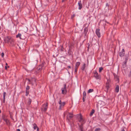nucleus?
<instances>
[{"mask_svg":"<svg viewBox=\"0 0 131 131\" xmlns=\"http://www.w3.org/2000/svg\"><path fill=\"white\" fill-rule=\"evenodd\" d=\"M93 74L94 77L96 79L100 80L101 79V76L99 75L96 71H93Z\"/></svg>","mask_w":131,"mask_h":131,"instance_id":"obj_1","label":"nucleus"},{"mask_svg":"<svg viewBox=\"0 0 131 131\" xmlns=\"http://www.w3.org/2000/svg\"><path fill=\"white\" fill-rule=\"evenodd\" d=\"M58 103L60 105L59 108L60 110H62V108H63L64 106L66 104V102H64L62 103L60 99V100Z\"/></svg>","mask_w":131,"mask_h":131,"instance_id":"obj_2","label":"nucleus"},{"mask_svg":"<svg viewBox=\"0 0 131 131\" xmlns=\"http://www.w3.org/2000/svg\"><path fill=\"white\" fill-rule=\"evenodd\" d=\"M64 87L61 88L62 93L63 94H66L67 92L66 88V84H63Z\"/></svg>","mask_w":131,"mask_h":131,"instance_id":"obj_3","label":"nucleus"},{"mask_svg":"<svg viewBox=\"0 0 131 131\" xmlns=\"http://www.w3.org/2000/svg\"><path fill=\"white\" fill-rule=\"evenodd\" d=\"M48 104L47 103H46V104H43L42 105L43 108L41 109V111H43L44 112H46L48 108Z\"/></svg>","mask_w":131,"mask_h":131,"instance_id":"obj_4","label":"nucleus"},{"mask_svg":"<svg viewBox=\"0 0 131 131\" xmlns=\"http://www.w3.org/2000/svg\"><path fill=\"white\" fill-rule=\"evenodd\" d=\"M9 43H10V46L11 47L14 46L16 44L15 40L12 38L11 39L9 42Z\"/></svg>","mask_w":131,"mask_h":131,"instance_id":"obj_5","label":"nucleus"},{"mask_svg":"<svg viewBox=\"0 0 131 131\" xmlns=\"http://www.w3.org/2000/svg\"><path fill=\"white\" fill-rule=\"evenodd\" d=\"M73 116V113H68V114L67 116V119L70 121V120L71 119Z\"/></svg>","mask_w":131,"mask_h":131,"instance_id":"obj_6","label":"nucleus"},{"mask_svg":"<svg viewBox=\"0 0 131 131\" xmlns=\"http://www.w3.org/2000/svg\"><path fill=\"white\" fill-rule=\"evenodd\" d=\"M12 38L11 37L7 36L4 38V41L5 43H9V42Z\"/></svg>","mask_w":131,"mask_h":131,"instance_id":"obj_7","label":"nucleus"},{"mask_svg":"<svg viewBox=\"0 0 131 131\" xmlns=\"http://www.w3.org/2000/svg\"><path fill=\"white\" fill-rule=\"evenodd\" d=\"M96 34L99 38H100L101 37V34L100 31V29L99 28L95 30Z\"/></svg>","mask_w":131,"mask_h":131,"instance_id":"obj_8","label":"nucleus"},{"mask_svg":"<svg viewBox=\"0 0 131 131\" xmlns=\"http://www.w3.org/2000/svg\"><path fill=\"white\" fill-rule=\"evenodd\" d=\"M113 75L114 76L115 80V81H117L118 82H119V80L118 76L115 73H113Z\"/></svg>","mask_w":131,"mask_h":131,"instance_id":"obj_9","label":"nucleus"},{"mask_svg":"<svg viewBox=\"0 0 131 131\" xmlns=\"http://www.w3.org/2000/svg\"><path fill=\"white\" fill-rule=\"evenodd\" d=\"M3 119L4 121L5 122L7 126H9L10 125V123L9 120L7 119H5L3 117Z\"/></svg>","mask_w":131,"mask_h":131,"instance_id":"obj_10","label":"nucleus"},{"mask_svg":"<svg viewBox=\"0 0 131 131\" xmlns=\"http://www.w3.org/2000/svg\"><path fill=\"white\" fill-rule=\"evenodd\" d=\"M119 55L121 57H122L124 56L125 54V51L124 49H123L119 53Z\"/></svg>","mask_w":131,"mask_h":131,"instance_id":"obj_11","label":"nucleus"},{"mask_svg":"<svg viewBox=\"0 0 131 131\" xmlns=\"http://www.w3.org/2000/svg\"><path fill=\"white\" fill-rule=\"evenodd\" d=\"M46 63L44 61H42L41 63L39 65L43 69H45L46 66H45Z\"/></svg>","mask_w":131,"mask_h":131,"instance_id":"obj_12","label":"nucleus"},{"mask_svg":"<svg viewBox=\"0 0 131 131\" xmlns=\"http://www.w3.org/2000/svg\"><path fill=\"white\" fill-rule=\"evenodd\" d=\"M88 25L87 27H85L84 28V35L85 36H86V35H87V33L88 32Z\"/></svg>","mask_w":131,"mask_h":131,"instance_id":"obj_13","label":"nucleus"},{"mask_svg":"<svg viewBox=\"0 0 131 131\" xmlns=\"http://www.w3.org/2000/svg\"><path fill=\"white\" fill-rule=\"evenodd\" d=\"M110 84H109L106 83L105 87L106 89L105 90V91L106 92H107L108 91V89L110 88Z\"/></svg>","mask_w":131,"mask_h":131,"instance_id":"obj_14","label":"nucleus"},{"mask_svg":"<svg viewBox=\"0 0 131 131\" xmlns=\"http://www.w3.org/2000/svg\"><path fill=\"white\" fill-rule=\"evenodd\" d=\"M78 4L79 6L78 8L79 10H81L83 7L82 5V4L81 1H80L78 2Z\"/></svg>","mask_w":131,"mask_h":131,"instance_id":"obj_15","label":"nucleus"},{"mask_svg":"<svg viewBox=\"0 0 131 131\" xmlns=\"http://www.w3.org/2000/svg\"><path fill=\"white\" fill-rule=\"evenodd\" d=\"M86 97V93L85 91H84L83 93V101L84 102Z\"/></svg>","mask_w":131,"mask_h":131,"instance_id":"obj_16","label":"nucleus"},{"mask_svg":"<svg viewBox=\"0 0 131 131\" xmlns=\"http://www.w3.org/2000/svg\"><path fill=\"white\" fill-rule=\"evenodd\" d=\"M34 128L35 130L37 128V130L38 131L39 130V128L37 126V124L35 123H34L33 124Z\"/></svg>","mask_w":131,"mask_h":131,"instance_id":"obj_17","label":"nucleus"},{"mask_svg":"<svg viewBox=\"0 0 131 131\" xmlns=\"http://www.w3.org/2000/svg\"><path fill=\"white\" fill-rule=\"evenodd\" d=\"M119 86L118 85H117L115 89V91L116 93L118 92L119 91Z\"/></svg>","mask_w":131,"mask_h":131,"instance_id":"obj_18","label":"nucleus"},{"mask_svg":"<svg viewBox=\"0 0 131 131\" xmlns=\"http://www.w3.org/2000/svg\"><path fill=\"white\" fill-rule=\"evenodd\" d=\"M74 43L73 42H72L70 44L69 46V48L72 49L74 47Z\"/></svg>","mask_w":131,"mask_h":131,"instance_id":"obj_19","label":"nucleus"},{"mask_svg":"<svg viewBox=\"0 0 131 131\" xmlns=\"http://www.w3.org/2000/svg\"><path fill=\"white\" fill-rule=\"evenodd\" d=\"M79 127L80 130H83V124L82 123L81 125H79Z\"/></svg>","mask_w":131,"mask_h":131,"instance_id":"obj_20","label":"nucleus"},{"mask_svg":"<svg viewBox=\"0 0 131 131\" xmlns=\"http://www.w3.org/2000/svg\"><path fill=\"white\" fill-rule=\"evenodd\" d=\"M81 64V63L79 62H76L75 67L78 68L79 66L80 65V64Z\"/></svg>","mask_w":131,"mask_h":131,"instance_id":"obj_21","label":"nucleus"},{"mask_svg":"<svg viewBox=\"0 0 131 131\" xmlns=\"http://www.w3.org/2000/svg\"><path fill=\"white\" fill-rule=\"evenodd\" d=\"M42 69H43L39 65L37 68V70L38 71V72H40L42 70Z\"/></svg>","mask_w":131,"mask_h":131,"instance_id":"obj_22","label":"nucleus"},{"mask_svg":"<svg viewBox=\"0 0 131 131\" xmlns=\"http://www.w3.org/2000/svg\"><path fill=\"white\" fill-rule=\"evenodd\" d=\"M32 101V99L30 98H29V99L28 100V104L30 105Z\"/></svg>","mask_w":131,"mask_h":131,"instance_id":"obj_23","label":"nucleus"},{"mask_svg":"<svg viewBox=\"0 0 131 131\" xmlns=\"http://www.w3.org/2000/svg\"><path fill=\"white\" fill-rule=\"evenodd\" d=\"M106 79H107V81L106 82V83L110 84L111 82V80L110 78L108 79L106 78Z\"/></svg>","mask_w":131,"mask_h":131,"instance_id":"obj_24","label":"nucleus"},{"mask_svg":"<svg viewBox=\"0 0 131 131\" xmlns=\"http://www.w3.org/2000/svg\"><path fill=\"white\" fill-rule=\"evenodd\" d=\"M85 66L86 64L85 63H84L81 68V69L82 71H83L84 70L85 67Z\"/></svg>","mask_w":131,"mask_h":131,"instance_id":"obj_25","label":"nucleus"},{"mask_svg":"<svg viewBox=\"0 0 131 131\" xmlns=\"http://www.w3.org/2000/svg\"><path fill=\"white\" fill-rule=\"evenodd\" d=\"M95 112V110L94 109H92L90 112V116H92L93 115V114Z\"/></svg>","mask_w":131,"mask_h":131,"instance_id":"obj_26","label":"nucleus"},{"mask_svg":"<svg viewBox=\"0 0 131 131\" xmlns=\"http://www.w3.org/2000/svg\"><path fill=\"white\" fill-rule=\"evenodd\" d=\"M83 121L82 117L81 115L79 119V121L80 122H82L81 123H82V122Z\"/></svg>","mask_w":131,"mask_h":131,"instance_id":"obj_27","label":"nucleus"},{"mask_svg":"<svg viewBox=\"0 0 131 131\" xmlns=\"http://www.w3.org/2000/svg\"><path fill=\"white\" fill-rule=\"evenodd\" d=\"M71 49H72L69 48L68 52V54L70 55H71L72 54V52L71 51Z\"/></svg>","mask_w":131,"mask_h":131,"instance_id":"obj_28","label":"nucleus"},{"mask_svg":"<svg viewBox=\"0 0 131 131\" xmlns=\"http://www.w3.org/2000/svg\"><path fill=\"white\" fill-rule=\"evenodd\" d=\"M21 34H20L19 33L16 36V38H19L20 39H21Z\"/></svg>","mask_w":131,"mask_h":131,"instance_id":"obj_29","label":"nucleus"},{"mask_svg":"<svg viewBox=\"0 0 131 131\" xmlns=\"http://www.w3.org/2000/svg\"><path fill=\"white\" fill-rule=\"evenodd\" d=\"M93 91L94 90L93 89H89L88 91V93H89L92 92H93Z\"/></svg>","mask_w":131,"mask_h":131,"instance_id":"obj_30","label":"nucleus"},{"mask_svg":"<svg viewBox=\"0 0 131 131\" xmlns=\"http://www.w3.org/2000/svg\"><path fill=\"white\" fill-rule=\"evenodd\" d=\"M64 50V48L63 45H61V48L60 49V51L61 52L63 51Z\"/></svg>","mask_w":131,"mask_h":131,"instance_id":"obj_31","label":"nucleus"},{"mask_svg":"<svg viewBox=\"0 0 131 131\" xmlns=\"http://www.w3.org/2000/svg\"><path fill=\"white\" fill-rule=\"evenodd\" d=\"M30 88V87L28 85H27L26 88V91H29V90Z\"/></svg>","mask_w":131,"mask_h":131,"instance_id":"obj_32","label":"nucleus"},{"mask_svg":"<svg viewBox=\"0 0 131 131\" xmlns=\"http://www.w3.org/2000/svg\"><path fill=\"white\" fill-rule=\"evenodd\" d=\"M6 94V92H4L3 93V99H5Z\"/></svg>","mask_w":131,"mask_h":131,"instance_id":"obj_33","label":"nucleus"},{"mask_svg":"<svg viewBox=\"0 0 131 131\" xmlns=\"http://www.w3.org/2000/svg\"><path fill=\"white\" fill-rule=\"evenodd\" d=\"M103 69V68L102 67H101L99 68V72H101L102 71Z\"/></svg>","mask_w":131,"mask_h":131,"instance_id":"obj_34","label":"nucleus"},{"mask_svg":"<svg viewBox=\"0 0 131 131\" xmlns=\"http://www.w3.org/2000/svg\"><path fill=\"white\" fill-rule=\"evenodd\" d=\"M29 91H26V95L27 96L29 94Z\"/></svg>","mask_w":131,"mask_h":131,"instance_id":"obj_35","label":"nucleus"},{"mask_svg":"<svg viewBox=\"0 0 131 131\" xmlns=\"http://www.w3.org/2000/svg\"><path fill=\"white\" fill-rule=\"evenodd\" d=\"M78 68L75 67L74 73H76L77 71V70Z\"/></svg>","mask_w":131,"mask_h":131,"instance_id":"obj_36","label":"nucleus"},{"mask_svg":"<svg viewBox=\"0 0 131 131\" xmlns=\"http://www.w3.org/2000/svg\"><path fill=\"white\" fill-rule=\"evenodd\" d=\"M101 130L100 129V128H96V129H95V131H100V130Z\"/></svg>","mask_w":131,"mask_h":131,"instance_id":"obj_37","label":"nucleus"},{"mask_svg":"<svg viewBox=\"0 0 131 131\" xmlns=\"http://www.w3.org/2000/svg\"><path fill=\"white\" fill-rule=\"evenodd\" d=\"M2 57L3 58H4V53L3 52H2L1 54Z\"/></svg>","mask_w":131,"mask_h":131,"instance_id":"obj_38","label":"nucleus"},{"mask_svg":"<svg viewBox=\"0 0 131 131\" xmlns=\"http://www.w3.org/2000/svg\"><path fill=\"white\" fill-rule=\"evenodd\" d=\"M125 60L124 61H126L127 62V61L128 59V57H126L125 58Z\"/></svg>","mask_w":131,"mask_h":131,"instance_id":"obj_39","label":"nucleus"},{"mask_svg":"<svg viewBox=\"0 0 131 131\" xmlns=\"http://www.w3.org/2000/svg\"><path fill=\"white\" fill-rule=\"evenodd\" d=\"M129 77H130L131 78V70H130L129 74L128 75Z\"/></svg>","mask_w":131,"mask_h":131,"instance_id":"obj_40","label":"nucleus"},{"mask_svg":"<svg viewBox=\"0 0 131 131\" xmlns=\"http://www.w3.org/2000/svg\"><path fill=\"white\" fill-rule=\"evenodd\" d=\"M75 14H73L71 15V19H73V18L75 17Z\"/></svg>","mask_w":131,"mask_h":131,"instance_id":"obj_41","label":"nucleus"},{"mask_svg":"<svg viewBox=\"0 0 131 131\" xmlns=\"http://www.w3.org/2000/svg\"><path fill=\"white\" fill-rule=\"evenodd\" d=\"M126 67V65L125 64H123L122 65V67L123 68H125Z\"/></svg>","mask_w":131,"mask_h":131,"instance_id":"obj_42","label":"nucleus"},{"mask_svg":"<svg viewBox=\"0 0 131 131\" xmlns=\"http://www.w3.org/2000/svg\"><path fill=\"white\" fill-rule=\"evenodd\" d=\"M127 62L126 61H124V62H123V63L124 64H125V65H126V64H127Z\"/></svg>","mask_w":131,"mask_h":131,"instance_id":"obj_43","label":"nucleus"},{"mask_svg":"<svg viewBox=\"0 0 131 131\" xmlns=\"http://www.w3.org/2000/svg\"><path fill=\"white\" fill-rule=\"evenodd\" d=\"M5 99H3V103H5Z\"/></svg>","mask_w":131,"mask_h":131,"instance_id":"obj_44","label":"nucleus"},{"mask_svg":"<svg viewBox=\"0 0 131 131\" xmlns=\"http://www.w3.org/2000/svg\"><path fill=\"white\" fill-rule=\"evenodd\" d=\"M67 67L68 68V69H70L71 68V67L70 66H68Z\"/></svg>","mask_w":131,"mask_h":131,"instance_id":"obj_45","label":"nucleus"},{"mask_svg":"<svg viewBox=\"0 0 131 131\" xmlns=\"http://www.w3.org/2000/svg\"><path fill=\"white\" fill-rule=\"evenodd\" d=\"M27 79L28 81V82H30V80L29 79Z\"/></svg>","mask_w":131,"mask_h":131,"instance_id":"obj_46","label":"nucleus"},{"mask_svg":"<svg viewBox=\"0 0 131 131\" xmlns=\"http://www.w3.org/2000/svg\"><path fill=\"white\" fill-rule=\"evenodd\" d=\"M106 6H107L108 7H109V5L108 4V3H107L106 4Z\"/></svg>","mask_w":131,"mask_h":131,"instance_id":"obj_47","label":"nucleus"},{"mask_svg":"<svg viewBox=\"0 0 131 131\" xmlns=\"http://www.w3.org/2000/svg\"><path fill=\"white\" fill-rule=\"evenodd\" d=\"M17 131H20V130L19 129H17L16 130Z\"/></svg>","mask_w":131,"mask_h":131,"instance_id":"obj_48","label":"nucleus"},{"mask_svg":"<svg viewBox=\"0 0 131 131\" xmlns=\"http://www.w3.org/2000/svg\"><path fill=\"white\" fill-rule=\"evenodd\" d=\"M5 69L6 70L7 69V66H5Z\"/></svg>","mask_w":131,"mask_h":131,"instance_id":"obj_49","label":"nucleus"},{"mask_svg":"<svg viewBox=\"0 0 131 131\" xmlns=\"http://www.w3.org/2000/svg\"><path fill=\"white\" fill-rule=\"evenodd\" d=\"M121 131H125V130L123 128L121 130Z\"/></svg>","mask_w":131,"mask_h":131,"instance_id":"obj_50","label":"nucleus"},{"mask_svg":"<svg viewBox=\"0 0 131 131\" xmlns=\"http://www.w3.org/2000/svg\"><path fill=\"white\" fill-rule=\"evenodd\" d=\"M66 0H62V2H64L65 1H66Z\"/></svg>","mask_w":131,"mask_h":131,"instance_id":"obj_51","label":"nucleus"},{"mask_svg":"<svg viewBox=\"0 0 131 131\" xmlns=\"http://www.w3.org/2000/svg\"><path fill=\"white\" fill-rule=\"evenodd\" d=\"M5 65H6V66H7L8 65V64L7 63H6L5 64Z\"/></svg>","mask_w":131,"mask_h":131,"instance_id":"obj_52","label":"nucleus"},{"mask_svg":"<svg viewBox=\"0 0 131 131\" xmlns=\"http://www.w3.org/2000/svg\"><path fill=\"white\" fill-rule=\"evenodd\" d=\"M7 67V68H9L10 67L9 66H8Z\"/></svg>","mask_w":131,"mask_h":131,"instance_id":"obj_53","label":"nucleus"},{"mask_svg":"<svg viewBox=\"0 0 131 131\" xmlns=\"http://www.w3.org/2000/svg\"><path fill=\"white\" fill-rule=\"evenodd\" d=\"M1 26H0V30H1Z\"/></svg>","mask_w":131,"mask_h":131,"instance_id":"obj_54","label":"nucleus"},{"mask_svg":"<svg viewBox=\"0 0 131 131\" xmlns=\"http://www.w3.org/2000/svg\"><path fill=\"white\" fill-rule=\"evenodd\" d=\"M80 131H84L83 130H80Z\"/></svg>","mask_w":131,"mask_h":131,"instance_id":"obj_55","label":"nucleus"},{"mask_svg":"<svg viewBox=\"0 0 131 131\" xmlns=\"http://www.w3.org/2000/svg\"><path fill=\"white\" fill-rule=\"evenodd\" d=\"M65 116V114H64V117Z\"/></svg>","mask_w":131,"mask_h":131,"instance_id":"obj_56","label":"nucleus"}]
</instances>
